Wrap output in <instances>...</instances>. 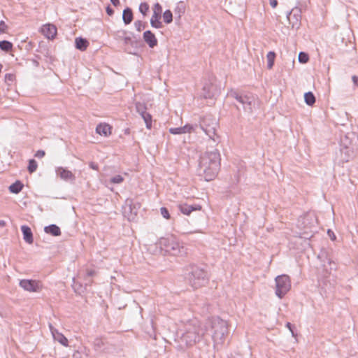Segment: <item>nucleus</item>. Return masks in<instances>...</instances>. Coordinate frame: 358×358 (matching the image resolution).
<instances>
[{
  "mask_svg": "<svg viewBox=\"0 0 358 358\" xmlns=\"http://www.w3.org/2000/svg\"><path fill=\"white\" fill-rule=\"evenodd\" d=\"M45 151L43 150H38L34 155V156L37 158H42L45 156Z\"/></svg>",
  "mask_w": 358,
  "mask_h": 358,
  "instance_id": "47",
  "label": "nucleus"
},
{
  "mask_svg": "<svg viewBox=\"0 0 358 358\" xmlns=\"http://www.w3.org/2000/svg\"><path fill=\"white\" fill-rule=\"evenodd\" d=\"M141 117L143 119L145 126L148 129H150L152 127V115L147 111L140 114Z\"/></svg>",
  "mask_w": 358,
  "mask_h": 358,
  "instance_id": "28",
  "label": "nucleus"
},
{
  "mask_svg": "<svg viewBox=\"0 0 358 358\" xmlns=\"http://www.w3.org/2000/svg\"><path fill=\"white\" fill-rule=\"evenodd\" d=\"M159 245L161 249L164 250L166 253L173 256H182L187 252L183 243L173 236L162 238L159 240Z\"/></svg>",
  "mask_w": 358,
  "mask_h": 358,
  "instance_id": "6",
  "label": "nucleus"
},
{
  "mask_svg": "<svg viewBox=\"0 0 358 358\" xmlns=\"http://www.w3.org/2000/svg\"><path fill=\"white\" fill-rule=\"evenodd\" d=\"M275 294L282 299L289 291L291 288V280L289 275L282 274L278 275L275 279Z\"/></svg>",
  "mask_w": 358,
  "mask_h": 358,
  "instance_id": "9",
  "label": "nucleus"
},
{
  "mask_svg": "<svg viewBox=\"0 0 358 358\" xmlns=\"http://www.w3.org/2000/svg\"><path fill=\"white\" fill-rule=\"evenodd\" d=\"M19 285L24 290L30 292H38L42 287V285L40 281L31 279L21 280Z\"/></svg>",
  "mask_w": 358,
  "mask_h": 358,
  "instance_id": "11",
  "label": "nucleus"
},
{
  "mask_svg": "<svg viewBox=\"0 0 358 358\" xmlns=\"http://www.w3.org/2000/svg\"><path fill=\"white\" fill-rule=\"evenodd\" d=\"M162 17L166 24H170L173 21V13L170 10H166L163 13Z\"/></svg>",
  "mask_w": 358,
  "mask_h": 358,
  "instance_id": "31",
  "label": "nucleus"
},
{
  "mask_svg": "<svg viewBox=\"0 0 358 358\" xmlns=\"http://www.w3.org/2000/svg\"><path fill=\"white\" fill-rule=\"evenodd\" d=\"M124 178L120 175H116L110 179V182L114 184H120L122 182Z\"/></svg>",
  "mask_w": 358,
  "mask_h": 358,
  "instance_id": "40",
  "label": "nucleus"
},
{
  "mask_svg": "<svg viewBox=\"0 0 358 358\" xmlns=\"http://www.w3.org/2000/svg\"><path fill=\"white\" fill-rule=\"evenodd\" d=\"M124 40V44L125 45H130L131 47H136V42L134 41L130 36H124L123 38Z\"/></svg>",
  "mask_w": 358,
  "mask_h": 358,
  "instance_id": "37",
  "label": "nucleus"
},
{
  "mask_svg": "<svg viewBox=\"0 0 358 358\" xmlns=\"http://www.w3.org/2000/svg\"><path fill=\"white\" fill-rule=\"evenodd\" d=\"M44 231L46 234H50L53 236H58L61 235L60 228L55 224H52L48 226H45L44 227Z\"/></svg>",
  "mask_w": 358,
  "mask_h": 358,
  "instance_id": "21",
  "label": "nucleus"
},
{
  "mask_svg": "<svg viewBox=\"0 0 358 358\" xmlns=\"http://www.w3.org/2000/svg\"><path fill=\"white\" fill-rule=\"evenodd\" d=\"M134 19V15L132 9L129 7H127L123 10L122 12V20L125 25L129 24Z\"/></svg>",
  "mask_w": 358,
  "mask_h": 358,
  "instance_id": "19",
  "label": "nucleus"
},
{
  "mask_svg": "<svg viewBox=\"0 0 358 358\" xmlns=\"http://www.w3.org/2000/svg\"><path fill=\"white\" fill-rule=\"evenodd\" d=\"M110 1L111 3L115 7L118 6L120 4V0H110Z\"/></svg>",
  "mask_w": 358,
  "mask_h": 358,
  "instance_id": "52",
  "label": "nucleus"
},
{
  "mask_svg": "<svg viewBox=\"0 0 358 358\" xmlns=\"http://www.w3.org/2000/svg\"><path fill=\"white\" fill-rule=\"evenodd\" d=\"M202 91L204 99H212L220 94V90L210 81L204 83Z\"/></svg>",
  "mask_w": 358,
  "mask_h": 358,
  "instance_id": "12",
  "label": "nucleus"
},
{
  "mask_svg": "<svg viewBox=\"0 0 358 358\" xmlns=\"http://www.w3.org/2000/svg\"><path fill=\"white\" fill-rule=\"evenodd\" d=\"M169 131L171 134H174V135H178V134H184L182 127L170 128L169 129Z\"/></svg>",
  "mask_w": 358,
  "mask_h": 358,
  "instance_id": "39",
  "label": "nucleus"
},
{
  "mask_svg": "<svg viewBox=\"0 0 358 358\" xmlns=\"http://www.w3.org/2000/svg\"><path fill=\"white\" fill-rule=\"evenodd\" d=\"M139 12L143 15H145L149 10V5L146 2H142L139 5Z\"/></svg>",
  "mask_w": 358,
  "mask_h": 358,
  "instance_id": "36",
  "label": "nucleus"
},
{
  "mask_svg": "<svg viewBox=\"0 0 358 358\" xmlns=\"http://www.w3.org/2000/svg\"><path fill=\"white\" fill-rule=\"evenodd\" d=\"M220 154L216 149L206 152L199 159L197 173L206 181H211L216 178L220 169Z\"/></svg>",
  "mask_w": 358,
  "mask_h": 358,
  "instance_id": "1",
  "label": "nucleus"
},
{
  "mask_svg": "<svg viewBox=\"0 0 358 358\" xmlns=\"http://www.w3.org/2000/svg\"><path fill=\"white\" fill-rule=\"evenodd\" d=\"M7 28H8V27L6 24L5 22L3 20H1L0 21V34L4 33L6 31V30L7 29Z\"/></svg>",
  "mask_w": 358,
  "mask_h": 358,
  "instance_id": "44",
  "label": "nucleus"
},
{
  "mask_svg": "<svg viewBox=\"0 0 358 358\" xmlns=\"http://www.w3.org/2000/svg\"><path fill=\"white\" fill-rule=\"evenodd\" d=\"M34 64H36L37 66L38 64V62H34Z\"/></svg>",
  "mask_w": 358,
  "mask_h": 358,
  "instance_id": "59",
  "label": "nucleus"
},
{
  "mask_svg": "<svg viewBox=\"0 0 358 358\" xmlns=\"http://www.w3.org/2000/svg\"><path fill=\"white\" fill-rule=\"evenodd\" d=\"M327 234H328L329 236L330 237V238L332 241H335L336 240V235L334 234V233L331 229H328Z\"/></svg>",
  "mask_w": 358,
  "mask_h": 358,
  "instance_id": "49",
  "label": "nucleus"
},
{
  "mask_svg": "<svg viewBox=\"0 0 358 358\" xmlns=\"http://www.w3.org/2000/svg\"><path fill=\"white\" fill-rule=\"evenodd\" d=\"M89 45V42L87 39L82 37H77L75 39V45L76 48L81 51H84L87 49Z\"/></svg>",
  "mask_w": 358,
  "mask_h": 358,
  "instance_id": "23",
  "label": "nucleus"
},
{
  "mask_svg": "<svg viewBox=\"0 0 358 358\" xmlns=\"http://www.w3.org/2000/svg\"><path fill=\"white\" fill-rule=\"evenodd\" d=\"M55 173L57 176L64 181H74L76 180L74 174L66 168L57 166L55 169Z\"/></svg>",
  "mask_w": 358,
  "mask_h": 358,
  "instance_id": "13",
  "label": "nucleus"
},
{
  "mask_svg": "<svg viewBox=\"0 0 358 358\" xmlns=\"http://www.w3.org/2000/svg\"><path fill=\"white\" fill-rule=\"evenodd\" d=\"M270 5L272 8H275L278 5V1L277 0H269Z\"/></svg>",
  "mask_w": 358,
  "mask_h": 358,
  "instance_id": "51",
  "label": "nucleus"
},
{
  "mask_svg": "<svg viewBox=\"0 0 358 358\" xmlns=\"http://www.w3.org/2000/svg\"><path fill=\"white\" fill-rule=\"evenodd\" d=\"M37 166H38V164L35 159H29L27 169L30 173L35 172L37 169Z\"/></svg>",
  "mask_w": 358,
  "mask_h": 358,
  "instance_id": "32",
  "label": "nucleus"
},
{
  "mask_svg": "<svg viewBox=\"0 0 358 358\" xmlns=\"http://www.w3.org/2000/svg\"><path fill=\"white\" fill-rule=\"evenodd\" d=\"M6 225V222L4 220H0V227H4Z\"/></svg>",
  "mask_w": 358,
  "mask_h": 358,
  "instance_id": "55",
  "label": "nucleus"
},
{
  "mask_svg": "<svg viewBox=\"0 0 358 358\" xmlns=\"http://www.w3.org/2000/svg\"><path fill=\"white\" fill-rule=\"evenodd\" d=\"M126 51L128 52V53H130V54H132V52L131 50H129V49H126Z\"/></svg>",
  "mask_w": 358,
  "mask_h": 358,
  "instance_id": "56",
  "label": "nucleus"
},
{
  "mask_svg": "<svg viewBox=\"0 0 358 358\" xmlns=\"http://www.w3.org/2000/svg\"><path fill=\"white\" fill-rule=\"evenodd\" d=\"M304 101L308 106H312L315 103V96L312 92H306L304 94Z\"/></svg>",
  "mask_w": 358,
  "mask_h": 358,
  "instance_id": "27",
  "label": "nucleus"
},
{
  "mask_svg": "<svg viewBox=\"0 0 358 358\" xmlns=\"http://www.w3.org/2000/svg\"><path fill=\"white\" fill-rule=\"evenodd\" d=\"M135 106H136V110L139 115L146 112L147 107H146V105L145 103H142V102H139V101L136 102L135 103Z\"/></svg>",
  "mask_w": 358,
  "mask_h": 358,
  "instance_id": "33",
  "label": "nucleus"
},
{
  "mask_svg": "<svg viewBox=\"0 0 358 358\" xmlns=\"http://www.w3.org/2000/svg\"><path fill=\"white\" fill-rule=\"evenodd\" d=\"M111 127L107 124H99L96 126V131L100 135L107 136L110 134Z\"/></svg>",
  "mask_w": 358,
  "mask_h": 358,
  "instance_id": "24",
  "label": "nucleus"
},
{
  "mask_svg": "<svg viewBox=\"0 0 358 358\" xmlns=\"http://www.w3.org/2000/svg\"><path fill=\"white\" fill-rule=\"evenodd\" d=\"M124 214L127 216V218L129 221L134 220L137 215V209L136 208V204L131 203V202L129 204L127 209L125 208Z\"/></svg>",
  "mask_w": 358,
  "mask_h": 358,
  "instance_id": "20",
  "label": "nucleus"
},
{
  "mask_svg": "<svg viewBox=\"0 0 358 358\" xmlns=\"http://www.w3.org/2000/svg\"><path fill=\"white\" fill-rule=\"evenodd\" d=\"M287 18L292 29H298L301 26V10L297 7L293 8L287 14Z\"/></svg>",
  "mask_w": 358,
  "mask_h": 358,
  "instance_id": "10",
  "label": "nucleus"
},
{
  "mask_svg": "<svg viewBox=\"0 0 358 358\" xmlns=\"http://www.w3.org/2000/svg\"><path fill=\"white\" fill-rule=\"evenodd\" d=\"M185 12V5L183 1H179L174 9L175 15H178V18L180 19L181 16Z\"/></svg>",
  "mask_w": 358,
  "mask_h": 358,
  "instance_id": "26",
  "label": "nucleus"
},
{
  "mask_svg": "<svg viewBox=\"0 0 358 358\" xmlns=\"http://www.w3.org/2000/svg\"><path fill=\"white\" fill-rule=\"evenodd\" d=\"M34 64H36L37 66L38 64V62H34Z\"/></svg>",
  "mask_w": 358,
  "mask_h": 358,
  "instance_id": "58",
  "label": "nucleus"
},
{
  "mask_svg": "<svg viewBox=\"0 0 358 358\" xmlns=\"http://www.w3.org/2000/svg\"><path fill=\"white\" fill-rule=\"evenodd\" d=\"M267 68L268 69H272L274 64V61L275 58V53L273 51H270L268 52L267 55Z\"/></svg>",
  "mask_w": 358,
  "mask_h": 358,
  "instance_id": "29",
  "label": "nucleus"
},
{
  "mask_svg": "<svg viewBox=\"0 0 358 358\" xmlns=\"http://www.w3.org/2000/svg\"><path fill=\"white\" fill-rule=\"evenodd\" d=\"M211 328L213 341L216 344L222 343L225 336L228 334L227 322L221 319L220 317H214L211 321Z\"/></svg>",
  "mask_w": 358,
  "mask_h": 358,
  "instance_id": "7",
  "label": "nucleus"
},
{
  "mask_svg": "<svg viewBox=\"0 0 358 358\" xmlns=\"http://www.w3.org/2000/svg\"><path fill=\"white\" fill-rule=\"evenodd\" d=\"M162 15L153 13L150 18V25L152 27L155 29L162 28L163 24L161 21Z\"/></svg>",
  "mask_w": 358,
  "mask_h": 358,
  "instance_id": "22",
  "label": "nucleus"
},
{
  "mask_svg": "<svg viewBox=\"0 0 358 358\" xmlns=\"http://www.w3.org/2000/svg\"><path fill=\"white\" fill-rule=\"evenodd\" d=\"M339 153H336L340 162H348L352 159L358 150V136L355 132H348L341 137Z\"/></svg>",
  "mask_w": 358,
  "mask_h": 358,
  "instance_id": "3",
  "label": "nucleus"
},
{
  "mask_svg": "<svg viewBox=\"0 0 358 358\" xmlns=\"http://www.w3.org/2000/svg\"><path fill=\"white\" fill-rule=\"evenodd\" d=\"M94 273H95V272H94V271H93V270H89V271H87V276H89V277H90V276H93V275H94Z\"/></svg>",
  "mask_w": 358,
  "mask_h": 358,
  "instance_id": "54",
  "label": "nucleus"
},
{
  "mask_svg": "<svg viewBox=\"0 0 358 358\" xmlns=\"http://www.w3.org/2000/svg\"><path fill=\"white\" fill-rule=\"evenodd\" d=\"M134 26L136 27V29L138 31H141V30L144 29L145 27V24L141 20H137L134 22Z\"/></svg>",
  "mask_w": 358,
  "mask_h": 358,
  "instance_id": "41",
  "label": "nucleus"
},
{
  "mask_svg": "<svg viewBox=\"0 0 358 358\" xmlns=\"http://www.w3.org/2000/svg\"><path fill=\"white\" fill-rule=\"evenodd\" d=\"M89 166H90V169H92L93 170L97 171L99 169L98 164L94 163V162H90Z\"/></svg>",
  "mask_w": 358,
  "mask_h": 358,
  "instance_id": "48",
  "label": "nucleus"
},
{
  "mask_svg": "<svg viewBox=\"0 0 358 358\" xmlns=\"http://www.w3.org/2000/svg\"><path fill=\"white\" fill-rule=\"evenodd\" d=\"M186 278L194 289L202 287L208 282L207 271L197 265L189 266Z\"/></svg>",
  "mask_w": 358,
  "mask_h": 358,
  "instance_id": "5",
  "label": "nucleus"
},
{
  "mask_svg": "<svg viewBox=\"0 0 358 358\" xmlns=\"http://www.w3.org/2000/svg\"><path fill=\"white\" fill-rule=\"evenodd\" d=\"M326 259H327V262L324 261V264H323V266H324V269L328 270V266L326 264V263H327L329 264L330 270L336 269L335 262L331 261L330 259H328V258H326Z\"/></svg>",
  "mask_w": 358,
  "mask_h": 358,
  "instance_id": "38",
  "label": "nucleus"
},
{
  "mask_svg": "<svg viewBox=\"0 0 358 358\" xmlns=\"http://www.w3.org/2000/svg\"><path fill=\"white\" fill-rule=\"evenodd\" d=\"M13 48V43L8 41L3 40L0 41V49L5 52H9Z\"/></svg>",
  "mask_w": 358,
  "mask_h": 358,
  "instance_id": "30",
  "label": "nucleus"
},
{
  "mask_svg": "<svg viewBox=\"0 0 358 358\" xmlns=\"http://www.w3.org/2000/svg\"><path fill=\"white\" fill-rule=\"evenodd\" d=\"M143 38L150 48H153L157 45V39L155 35L150 30L144 31Z\"/></svg>",
  "mask_w": 358,
  "mask_h": 358,
  "instance_id": "15",
  "label": "nucleus"
},
{
  "mask_svg": "<svg viewBox=\"0 0 358 358\" xmlns=\"http://www.w3.org/2000/svg\"><path fill=\"white\" fill-rule=\"evenodd\" d=\"M285 326L291 331L292 336H296V335H295L294 331V327L293 324H292L290 322H288L286 323Z\"/></svg>",
  "mask_w": 358,
  "mask_h": 358,
  "instance_id": "45",
  "label": "nucleus"
},
{
  "mask_svg": "<svg viewBox=\"0 0 358 358\" xmlns=\"http://www.w3.org/2000/svg\"><path fill=\"white\" fill-rule=\"evenodd\" d=\"M21 231L23 235V239L29 244H31L34 241L33 233L31 228L27 225H22L21 227Z\"/></svg>",
  "mask_w": 358,
  "mask_h": 358,
  "instance_id": "18",
  "label": "nucleus"
},
{
  "mask_svg": "<svg viewBox=\"0 0 358 358\" xmlns=\"http://www.w3.org/2000/svg\"><path fill=\"white\" fill-rule=\"evenodd\" d=\"M206 329L201 326V322L194 319L188 321L184 326V329L179 330L176 336L179 338L181 345L192 346L204 336Z\"/></svg>",
  "mask_w": 358,
  "mask_h": 358,
  "instance_id": "2",
  "label": "nucleus"
},
{
  "mask_svg": "<svg viewBox=\"0 0 358 358\" xmlns=\"http://www.w3.org/2000/svg\"><path fill=\"white\" fill-rule=\"evenodd\" d=\"M182 127V130H183V132L184 134H187V133H191L192 131H194L196 130V129L198 127V125L197 124H186L185 125H184Z\"/></svg>",
  "mask_w": 358,
  "mask_h": 358,
  "instance_id": "34",
  "label": "nucleus"
},
{
  "mask_svg": "<svg viewBox=\"0 0 358 358\" xmlns=\"http://www.w3.org/2000/svg\"><path fill=\"white\" fill-rule=\"evenodd\" d=\"M24 187L23 183L20 180H16L9 186V191L11 193L18 194L21 192Z\"/></svg>",
  "mask_w": 358,
  "mask_h": 358,
  "instance_id": "25",
  "label": "nucleus"
},
{
  "mask_svg": "<svg viewBox=\"0 0 358 358\" xmlns=\"http://www.w3.org/2000/svg\"><path fill=\"white\" fill-rule=\"evenodd\" d=\"M5 78L6 80L13 82V79H14V75L11 74V73H7V74H6Z\"/></svg>",
  "mask_w": 358,
  "mask_h": 358,
  "instance_id": "50",
  "label": "nucleus"
},
{
  "mask_svg": "<svg viewBox=\"0 0 358 358\" xmlns=\"http://www.w3.org/2000/svg\"><path fill=\"white\" fill-rule=\"evenodd\" d=\"M50 329L51 333L52 334L53 338L58 341L60 344L64 346L69 345V341L66 336H64L62 333L59 332L57 329H55L52 324H50Z\"/></svg>",
  "mask_w": 358,
  "mask_h": 358,
  "instance_id": "16",
  "label": "nucleus"
},
{
  "mask_svg": "<svg viewBox=\"0 0 358 358\" xmlns=\"http://www.w3.org/2000/svg\"><path fill=\"white\" fill-rule=\"evenodd\" d=\"M106 12L107 15L109 16H112L114 14V10L113 9V8H111V6L110 5H108L106 6Z\"/></svg>",
  "mask_w": 358,
  "mask_h": 358,
  "instance_id": "46",
  "label": "nucleus"
},
{
  "mask_svg": "<svg viewBox=\"0 0 358 358\" xmlns=\"http://www.w3.org/2000/svg\"><path fill=\"white\" fill-rule=\"evenodd\" d=\"M218 127L217 120L210 115L204 116L200 121L199 127L205 132V134L214 141H216L215 137L216 129Z\"/></svg>",
  "mask_w": 358,
  "mask_h": 358,
  "instance_id": "8",
  "label": "nucleus"
},
{
  "mask_svg": "<svg viewBox=\"0 0 358 358\" xmlns=\"http://www.w3.org/2000/svg\"><path fill=\"white\" fill-rule=\"evenodd\" d=\"M161 215L166 219H169L170 217V214L168 209L166 207H162L160 208Z\"/></svg>",
  "mask_w": 358,
  "mask_h": 358,
  "instance_id": "42",
  "label": "nucleus"
},
{
  "mask_svg": "<svg viewBox=\"0 0 358 358\" xmlns=\"http://www.w3.org/2000/svg\"><path fill=\"white\" fill-rule=\"evenodd\" d=\"M162 7L159 3H156L154 6L153 13H156L157 14L162 15Z\"/></svg>",
  "mask_w": 358,
  "mask_h": 358,
  "instance_id": "43",
  "label": "nucleus"
},
{
  "mask_svg": "<svg viewBox=\"0 0 358 358\" xmlns=\"http://www.w3.org/2000/svg\"><path fill=\"white\" fill-rule=\"evenodd\" d=\"M178 209L182 214L189 215L193 211L200 210L201 206L199 204L180 203L178 205Z\"/></svg>",
  "mask_w": 358,
  "mask_h": 358,
  "instance_id": "14",
  "label": "nucleus"
},
{
  "mask_svg": "<svg viewBox=\"0 0 358 358\" xmlns=\"http://www.w3.org/2000/svg\"><path fill=\"white\" fill-rule=\"evenodd\" d=\"M228 96L235 99L247 114H252L256 108L257 96L251 92H238L231 90Z\"/></svg>",
  "mask_w": 358,
  "mask_h": 358,
  "instance_id": "4",
  "label": "nucleus"
},
{
  "mask_svg": "<svg viewBox=\"0 0 358 358\" xmlns=\"http://www.w3.org/2000/svg\"><path fill=\"white\" fill-rule=\"evenodd\" d=\"M41 31L48 39H53L57 34V28L53 24H47L42 27Z\"/></svg>",
  "mask_w": 358,
  "mask_h": 358,
  "instance_id": "17",
  "label": "nucleus"
},
{
  "mask_svg": "<svg viewBox=\"0 0 358 358\" xmlns=\"http://www.w3.org/2000/svg\"><path fill=\"white\" fill-rule=\"evenodd\" d=\"M352 78L354 84L358 86V76H353Z\"/></svg>",
  "mask_w": 358,
  "mask_h": 358,
  "instance_id": "53",
  "label": "nucleus"
},
{
  "mask_svg": "<svg viewBox=\"0 0 358 358\" xmlns=\"http://www.w3.org/2000/svg\"><path fill=\"white\" fill-rule=\"evenodd\" d=\"M323 255H324V254L322 253V254H321V255H318V257H319V258H321V257H322V256H323Z\"/></svg>",
  "mask_w": 358,
  "mask_h": 358,
  "instance_id": "57",
  "label": "nucleus"
},
{
  "mask_svg": "<svg viewBox=\"0 0 358 358\" xmlns=\"http://www.w3.org/2000/svg\"><path fill=\"white\" fill-rule=\"evenodd\" d=\"M299 62L301 64H306L309 60V56L304 52H300L299 54Z\"/></svg>",
  "mask_w": 358,
  "mask_h": 358,
  "instance_id": "35",
  "label": "nucleus"
}]
</instances>
